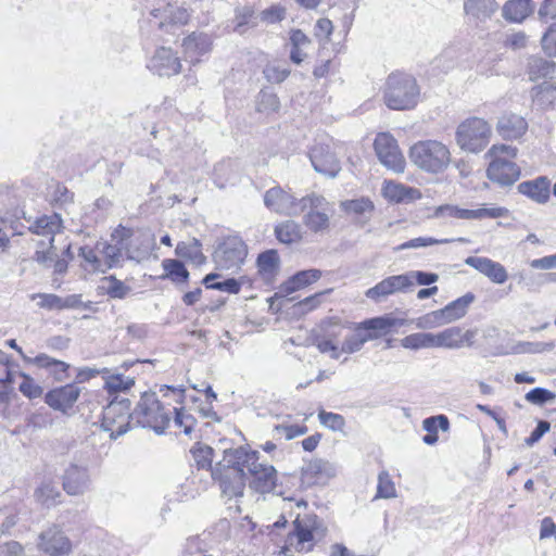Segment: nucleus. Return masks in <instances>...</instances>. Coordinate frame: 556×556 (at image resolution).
I'll return each mask as SVG.
<instances>
[{
	"mask_svg": "<svg viewBox=\"0 0 556 556\" xmlns=\"http://www.w3.org/2000/svg\"><path fill=\"white\" fill-rule=\"evenodd\" d=\"M258 459V452L240 446L233 448V453L226 458V463L243 466L244 471L252 477L250 486L262 494L270 493L277 486L278 472L273 465L260 463Z\"/></svg>",
	"mask_w": 556,
	"mask_h": 556,
	"instance_id": "f257e3e1",
	"label": "nucleus"
},
{
	"mask_svg": "<svg viewBox=\"0 0 556 556\" xmlns=\"http://www.w3.org/2000/svg\"><path fill=\"white\" fill-rule=\"evenodd\" d=\"M408 157L413 165L428 174L443 173L452 161L450 148L434 139L415 142L408 150Z\"/></svg>",
	"mask_w": 556,
	"mask_h": 556,
	"instance_id": "f03ea898",
	"label": "nucleus"
},
{
	"mask_svg": "<svg viewBox=\"0 0 556 556\" xmlns=\"http://www.w3.org/2000/svg\"><path fill=\"white\" fill-rule=\"evenodd\" d=\"M420 87L415 77L405 73H392L388 76L384 90V104L396 111L412 110L417 106Z\"/></svg>",
	"mask_w": 556,
	"mask_h": 556,
	"instance_id": "7ed1b4c3",
	"label": "nucleus"
},
{
	"mask_svg": "<svg viewBox=\"0 0 556 556\" xmlns=\"http://www.w3.org/2000/svg\"><path fill=\"white\" fill-rule=\"evenodd\" d=\"M491 159L488 177L502 186L513 185L520 175V168L515 161L518 148L510 144H494L485 154Z\"/></svg>",
	"mask_w": 556,
	"mask_h": 556,
	"instance_id": "20e7f679",
	"label": "nucleus"
},
{
	"mask_svg": "<svg viewBox=\"0 0 556 556\" xmlns=\"http://www.w3.org/2000/svg\"><path fill=\"white\" fill-rule=\"evenodd\" d=\"M327 534V528L315 515L298 516L293 521V531L288 534L287 543L298 552H311L315 544Z\"/></svg>",
	"mask_w": 556,
	"mask_h": 556,
	"instance_id": "39448f33",
	"label": "nucleus"
},
{
	"mask_svg": "<svg viewBox=\"0 0 556 556\" xmlns=\"http://www.w3.org/2000/svg\"><path fill=\"white\" fill-rule=\"evenodd\" d=\"M492 128L481 117H469L463 121L456 128L455 141L465 152L479 153L490 142Z\"/></svg>",
	"mask_w": 556,
	"mask_h": 556,
	"instance_id": "423d86ee",
	"label": "nucleus"
},
{
	"mask_svg": "<svg viewBox=\"0 0 556 556\" xmlns=\"http://www.w3.org/2000/svg\"><path fill=\"white\" fill-rule=\"evenodd\" d=\"M232 453L233 448L226 450L223 459L212 471V477L218 482L222 494L228 498L242 496L245 488L244 467L226 463V458Z\"/></svg>",
	"mask_w": 556,
	"mask_h": 556,
	"instance_id": "0eeeda50",
	"label": "nucleus"
},
{
	"mask_svg": "<svg viewBox=\"0 0 556 556\" xmlns=\"http://www.w3.org/2000/svg\"><path fill=\"white\" fill-rule=\"evenodd\" d=\"M300 213L304 212L303 224L314 233H323L330 228V204L319 194L311 193L301 198Z\"/></svg>",
	"mask_w": 556,
	"mask_h": 556,
	"instance_id": "6e6552de",
	"label": "nucleus"
},
{
	"mask_svg": "<svg viewBox=\"0 0 556 556\" xmlns=\"http://www.w3.org/2000/svg\"><path fill=\"white\" fill-rule=\"evenodd\" d=\"M248 247L239 237H228L216 248L213 260L219 269L236 271L244 263Z\"/></svg>",
	"mask_w": 556,
	"mask_h": 556,
	"instance_id": "1a4fd4ad",
	"label": "nucleus"
},
{
	"mask_svg": "<svg viewBox=\"0 0 556 556\" xmlns=\"http://www.w3.org/2000/svg\"><path fill=\"white\" fill-rule=\"evenodd\" d=\"M137 414L141 416V422L152 428L156 433H163L170 422L169 412H165L155 393H144L138 405Z\"/></svg>",
	"mask_w": 556,
	"mask_h": 556,
	"instance_id": "9d476101",
	"label": "nucleus"
},
{
	"mask_svg": "<svg viewBox=\"0 0 556 556\" xmlns=\"http://www.w3.org/2000/svg\"><path fill=\"white\" fill-rule=\"evenodd\" d=\"M374 147L382 165L394 173H404L406 161L392 135L388 132L378 134Z\"/></svg>",
	"mask_w": 556,
	"mask_h": 556,
	"instance_id": "9b49d317",
	"label": "nucleus"
},
{
	"mask_svg": "<svg viewBox=\"0 0 556 556\" xmlns=\"http://www.w3.org/2000/svg\"><path fill=\"white\" fill-rule=\"evenodd\" d=\"M264 204L271 212L286 216H298L302 205L301 199L295 198L279 186L265 192Z\"/></svg>",
	"mask_w": 556,
	"mask_h": 556,
	"instance_id": "f8f14e48",
	"label": "nucleus"
},
{
	"mask_svg": "<svg viewBox=\"0 0 556 556\" xmlns=\"http://www.w3.org/2000/svg\"><path fill=\"white\" fill-rule=\"evenodd\" d=\"M37 547L49 556H65L72 551V543L56 526L50 527L39 534Z\"/></svg>",
	"mask_w": 556,
	"mask_h": 556,
	"instance_id": "ddd939ff",
	"label": "nucleus"
},
{
	"mask_svg": "<svg viewBox=\"0 0 556 556\" xmlns=\"http://www.w3.org/2000/svg\"><path fill=\"white\" fill-rule=\"evenodd\" d=\"M505 210L502 207L467 210L455 205L444 204L434 208L432 217H452L456 219H482L484 217L496 218L503 216Z\"/></svg>",
	"mask_w": 556,
	"mask_h": 556,
	"instance_id": "4468645a",
	"label": "nucleus"
},
{
	"mask_svg": "<svg viewBox=\"0 0 556 556\" xmlns=\"http://www.w3.org/2000/svg\"><path fill=\"white\" fill-rule=\"evenodd\" d=\"M151 14L155 18H160L159 27L165 29L166 33L176 34V30L186 25L189 21L190 13L187 9L166 4L163 8L154 9Z\"/></svg>",
	"mask_w": 556,
	"mask_h": 556,
	"instance_id": "2eb2a0df",
	"label": "nucleus"
},
{
	"mask_svg": "<svg viewBox=\"0 0 556 556\" xmlns=\"http://www.w3.org/2000/svg\"><path fill=\"white\" fill-rule=\"evenodd\" d=\"M309 160L317 173L329 177H336L340 172V165L327 144L316 143L309 151Z\"/></svg>",
	"mask_w": 556,
	"mask_h": 556,
	"instance_id": "dca6fc26",
	"label": "nucleus"
},
{
	"mask_svg": "<svg viewBox=\"0 0 556 556\" xmlns=\"http://www.w3.org/2000/svg\"><path fill=\"white\" fill-rule=\"evenodd\" d=\"M148 67L159 76L170 77L180 72L181 63L170 48L161 47L151 58Z\"/></svg>",
	"mask_w": 556,
	"mask_h": 556,
	"instance_id": "f3484780",
	"label": "nucleus"
},
{
	"mask_svg": "<svg viewBox=\"0 0 556 556\" xmlns=\"http://www.w3.org/2000/svg\"><path fill=\"white\" fill-rule=\"evenodd\" d=\"M409 287H412V276H406L404 274L390 276L381 280L375 287L369 288L365 294L368 299L375 302H380L388 295L399 291H405Z\"/></svg>",
	"mask_w": 556,
	"mask_h": 556,
	"instance_id": "a211bd4d",
	"label": "nucleus"
},
{
	"mask_svg": "<svg viewBox=\"0 0 556 556\" xmlns=\"http://www.w3.org/2000/svg\"><path fill=\"white\" fill-rule=\"evenodd\" d=\"M80 392L81 390L77 384H66L49 391L45 401L51 408L65 413L76 403Z\"/></svg>",
	"mask_w": 556,
	"mask_h": 556,
	"instance_id": "6ab92c4d",
	"label": "nucleus"
},
{
	"mask_svg": "<svg viewBox=\"0 0 556 556\" xmlns=\"http://www.w3.org/2000/svg\"><path fill=\"white\" fill-rule=\"evenodd\" d=\"M88 469L76 464H71L63 475V489L68 495H81L89 486Z\"/></svg>",
	"mask_w": 556,
	"mask_h": 556,
	"instance_id": "aec40b11",
	"label": "nucleus"
},
{
	"mask_svg": "<svg viewBox=\"0 0 556 556\" xmlns=\"http://www.w3.org/2000/svg\"><path fill=\"white\" fill-rule=\"evenodd\" d=\"M475 331H463L459 327L446 328L439 333H434L435 348L460 349L472 345Z\"/></svg>",
	"mask_w": 556,
	"mask_h": 556,
	"instance_id": "412c9836",
	"label": "nucleus"
},
{
	"mask_svg": "<svg viewBox=\"0 0 556 556\" xmlns=\"http://www.w3.org/2000/svg\"><path fill=\"white\" fill-rule=\"evenodd\" d=\"M336 475V465L323 458H314L302 468V480L308 484L323 482Z\"/></svg>",
	"mask_w": 556,
	"mask_h": 556,
	"instance_id": "4be33fe9",
	"label": "nucleus"
},
{
	"mask_svg": "<svg viewBox=\"0 0 556 556\" xmlns=\"http://www.w3.org/2000/svg\"><path fill=\"white\" fill-rule=\"evenodd\" d=\"M154 247V235L149 230H137L136 235L124 245L127 257L140 262L147 258Z\"/></svg>",
	"mask_w": 556,
	"mask_h": 556,
	"instance_id": "5701e85b",
	"label": "nucleus"
},
{
	"mask_svg": "<svg viewBox=\"0 0 556 556\" xmlns=\"http://www.w3.org/2000/svg\"><path fill=\"white\" fill-rule=\"evenodd\" d=\"M280 264L281 261L276 250L264 251L256 258L257 274L265 283H271L280 271Z\"/></svg>",
	"mask_w": 556,
	"mask_h": 556,
	"instance_id": "b1692460",
	"label": "nucleus"
},
{
	"mask_svg": "<svg viewBox=\"0 0 556 556\" xmlns=\"http://www.w3.org/2000/svg\"><path fill=\"white\" fill-rule=\"evenodd\" d=\"M465 264L485 275L495 283H503L507 279L505 268L488 257L469 256L465 260Z\"/></svg>",
	"mask_w": 556,
	"mask_h": 556,
	"instance_id": "393cba45",
	"label": "nucleus"
},
{
	"mask_svg": "<svg viewBox=\"0 0 556 556\" xmlns=\"http://www.w3.org/2000/svg\"><path fill=\"white\" fill-rule=\"evenodd\" d=\"M381 191L387 200L395 203L412 202L421 198L419 189L407 187L392 180L384 181Z\"/></svg>",
	"mask_w": 556,
	"mask_h": 556,
	"instance_id": "a878e982",
	"label": "nucleus"
},
{
	"mask_svg": "<svg viewBox=\"0 0 556 556\" xmlns=\"http://www.w3.org/2000/svg\"><path fill=\"white\" fill-rule=\"evenodd\" d=\"M527 73L532 81H552L556 74V63L542 56H531Z\"/></svg>",
	"mask_w": 556,
	"mask_h": 556,
	"instance_id": "bb28decb",
	"label": "nucleus"
},
{
	"mask_svg": "<svg viewBox=\"0 0 556 556\" xmlns=\"http://www.w3.org/2000/svg\"><path fill=\"white\" fill-rule=\"evenodd\" d=\"M320 277L321 270L316 268L298 271L280 286V292L291 294L316 282Z\"/></svg>",
	"mask_w": 556,
	"mask_h": 556,
	"instance_id": "cd10ccee",
	"label": "nucleus"
},
{
	"mask_svg": "<svg viewBox=\"0 0 556 556\" xmlns=\"http://www.w3.org/2000/svg\"><path fill=\"white\" fill-rule=\"evenodd\" d=\"M97 249L100 255L102 273L121 265L123 257V249L121 247L99 241L97 242Z\"/></svg>",
	"mask_w": 556,
	"mask_h": 556,
	"instance_id": "c85d7f7f",
	"label": "nucleus"
},
{
	"mask_svg": "<svg viewBox=\"0 0 556 556\" xmlns=\"http://www.w3.org/2000/svg\"><path fill=\"white\" fill-rule=\"evenodd\" d=\"M277 240L285 244L298 243L303 238L302 227L293 219H287L275 227Z\"/></svg>",
	"mask_w": 556,
	"mask_h": 556,
	"instance_id": "c756f323",
	"label": "nucleus"
},
{
	"mask_svg": "<svg viewBox=\"0 0 556 556\" xmlns=\"http://www.w3.org/2000/svg\"><path fill=\"white\" fill-rule=\"evenodd\" d=\"M532 100L542 109L556 108V83L544 81L532 89Z\"/></svg>",
	"mask_w": 556,
	"mask_h": 556,
	"instance_id": "7c9ffc66",
	"label": "nucleus"
},
{
	"mask_svg": "<svg viewBox=\"0 0 556 556\" xmlns=\"http://www.w3.org/2000/svg\"><path fill=\"white\" fill-rule=\"evenodd\" d=\"M475 301L472 293H466L465 295L452 301L445 307L441 308L446 324H451L455 320L460 319L467 313L469 305Z\"/></svg>",
	"mask_w": 556,
	"mask_h": 556,
	"instance_id": "2f4dec72",
	"label": "nucleus"
},
{
	"mask_svg": "<svg viewBox=\"0 0 556 556\" xmlns=\"http://www.w3.org/2000/svg\"><path fill=\"white\" fill-rule=\"evenodd\" d=\"M212 40L208 35L192 33L184 39L182 47L185 53L190 56L202 55L211 50Z\"/></svg>",
	"mask_w": 556,
	"mask_h": 556,
	"instance_id": "473e14b6",
	"label": "nucleus"
},
{
	"mask_svg": "<svg viewBox=\"0 0 556 556\" xmlns=\"http://www.w3.org/2000/svg\"><path fill=\"white\" fill-rule=\"evenodd\" d=\"M403 324V320H399L390 316H381L364 320L357 325V329L372 331L371 333L377 334L378 338L380 334L389 332L392 327Z\"/></svg>",
	"mask_w": 556,
	"mask_h": 556,
	"instance_id": "72a5a7b5",
	"label": "nucleus"
},
{
	"mask_svg": "<svg viewBox=\"0 0 556 556\" xmlns=\"http://www.w3.org/2000/svg\"><path fill=\"white\" fill-rule=\"evenodd\" d=\"M523 193L539 203H545L549 199L551 182L546 177L523 182Z\"/></svg>",
	"mask_w": 556,
	"mask_h": 556,
	"instance_id": "f704fd0d",
	"label": "nucleus"
},
{
	"mask_svg": "<svg viewBox=\"0 0 556 556\" xmlns=\"http://www.w3.org/2000/svg\"><path fill=\"white\" fill-rule=\"evenodd\" d=\"M119 408V405L110 404L105 409L103 414V421L102 426L104 430L111 431V438H117L122 434H124L127 431V415L121 414L118 417L121 418V425L115 430L112 428L113 424L115 422V416L117 414V409Z\"/></svg>",
	"mask_w": 556,
	"mask_h": 556,
	"instance_id": "c9c22d12",
	"label": "nucleus"
},
{
	"mask_svg": "<svg viewBox=\"0 0 556 556\" xmlns=\"http://www.w3.org/2000/svg\"><path fill=\"white\" fill-rule=\"evenodd\" d=\"M401 345L408 350H420V349H434L435 340L434 333L431 332H416L404 337L401 340Z\"/></svg>",
	"mask_w": 556,
	"mask_h": 556,
	"instance_id": "e433bc0d",
	"label": "nucleus"
},
{
	"mask_svg": "<svg viewBox=\"0 0 556 556\" xmlns=\"http://www.w3.org/2000/svg\"><path fill=\"white\" fill-rule=\"evenodd\" d=\"M99 289L112 299H124L130 292V287L115 276L103 277Z\"/></svg>",
	"mask_w": 556,
	"mask_h": 556,
	"instance_id": "4c0bfd02",
	"label": "nucleus"
},
{
	"mask_svg": "<svg viewBox=\"0 0 556 556\" xmlns=\"http://www.w3.org/2000/svg\"><path fill=\"white\" fill-rule=\"evenodd\" d=\"M498 8L495 0H466L465 11L477 18L490 17Z\"/></svg>",
	"mask_w": 556,
	"mask_h": 556,
	"instance_id": "58836bf2",
	"label": "nucleus"
},
{
	"mask_svg": "<svg viewBox=\"0 0 556 556\" xmlns=\"http://www.w3.org/2000/svg\"><path fill=\"white\" fill-rule=\"evenodd\" d=\"M521 117L515 113H504L497 122V131L504 138L517 137L520 131Z\"/></svg>",
	"mask_w": 556,
	"mask_h": 556,
	"instance_id": "ea45409f",
	"label": "nucleus"
},
{
	"mask_svg": "<svg viewBox=\"0 0 556 556\" xmlns=\"http://www.w3.org/2000/svg\"><path fill=\"white\" fill-rule=\"evenodd\" d=\"M176 255L190 260L194 263L201 264L204 261V255L201 251V243L198 239H192L191 242H179L176 245Z\"/></svg>",
	"mask_w": 556,
	"mask_h": 556,
	"instance_id": "a19ab883",
	"label": "nucleus"
},
{
	"mask_svg": "<svg viewBox=\"0 0 556 556\" xmlns=\"http://www.w3.org/2000/svg\"><path fill=\"white\" fill-rule=\"evenodd\" d=\"M362 331L363 330H358L356 328V331L353 334L344 339L341 346L342 353L352 354L358 352L367 341L377 338V334L364 333Z\"/></svg>",
	"mask_w": 556,
	"mask_h": 556,
	"instance_id": "79ce46f5",
	"label": "nucleus"
},
{
	"mask_svg": "<svg viewBox=\"0 0 556 556\" xmlns=\"http://www.w3.org/2000/svg\"><path fill=\"white\" fill-rule=\"evenodd\" d=\"M61 220L58 215L42 216L38 218L31 226V229L37 235H50V243L53 242V235L60 229Z\"/></svg>",
	"mask_w": 556,
	"mask_h": 556,
	"instance_id": "37998d69",
	"label": "nucleus"
},
{
	"mask_svg": "<svg viewBox=\"0 0 556 556\" xmlns=\"http://www.w3.org/2000/svg\"><path fill=\"white\" fill-rule=\"evenodd\" d=\"M453 241H458L462 243H467L469 240L466 238H457V239H435L432 237H419L414 238L412 240H408L404 243H402L397 250H407V249H419V248H426L434 244H444L450 243Z\"/></svg>",
	"mask_w": 556,
	"mask_h": 556,
	"instance_id": "c03bdc74",
	"label": "nucleus"
},
{
	"mask_svg": "<svg viewBox=\"0 0 556 556\" xmlns=\"http://www.w3.org/2000/svg\"><path fill=\"white\" fill-rule=\"evenodd\" d=\"M340 207L346 214L364 215L374 211L375 205L369 198H359L345 200L340 203Z\"/></svg>",
	"mask_w": 556,
	"mask_h": 556,
	"instance_id": "a18cd8bd",
	"label": "nucleus"
},
{
	"mask_svg": "<svg viewBox=\"0 0 556 556\" xmlns=\"http://www.w3.org/2000/svg\"><path fill=\"white\" fill-rule=\"evenodd\" d=\"M34 364H36L39 367L50 369L59 380L63 378V375L68 369V365L66 363L52 358L46 354H40L36 356L34 358Z\"/></svg>",
	"mask_w": 556,
	"mask_h": 556,
	"instance_id": "49530a36",
	"label": "nucleus"
},
{
	"mask_svg": "<svg viewBox=\"0 0 556 556\" xmlns=\"http://www.w3.org/2000/svg\"><path fill=\"white\" fill-rule=\"evenodd\" d=\"M79 256L84 260V268L88 271H100L102 273L100 255L97 249V244L91 248L88 245L81 247L79 249Z\"/></svg>",
	"mask_w": 556,
	"mask_h": 556,
	"instance_id": "de8ad7c7",
	"label": "nucleus"
},
{
	"mask_svg": "<svg viewBox=\"0 0 556 556\" xmlns=\"http://www.w3.org/2000/svg\"><path fill=\"white\" fill-rule=\"evenodd\" d=\"M218 277L217 274H208L204 277L203 283L208 289L220 290L230 294H237L240 291V282L235 278H228L220 282L211 283L212 280Z\"/></svg>",
	"mask_w": 556,
	"mask_h": 556,
	"instance_id": "09e8293b",
	"label": "nucleus"
},
{
	"mask_svg": "<svg viewBox=\"0 0 556 556\" xmlns=\"http://www.w3.org/2000/svg\"><path fill=\"white\" fill-rule=\"evenodd\" d=\"M163 268L166 271V276L176 282H186L189 277V273L180 261L177 260H164Z\"/></svg>",
	"mask_w": 556,
	"mask_h": 556,
	"instance_id": "8fccbe9b",
	"label": "nucleus"
},
{
	"mask_svg": "<svg viewBox=\"0 0 556 556\" xmlns=\"http://www.w3.org/2000/svg\"><path fill=\"white\" fill-rule=\"evenodd\" d=\"M135 384V380L121 374L110 375L105 379V388L110 393L124 392Z\"/></svg>",
	"mask_w": 556,
	"mask_h": 556,
	"instance_id": "3c124183",
	"label": "nucleus"
},
{
	"mask_svg": "<svg viewBox=\"0 0 556 556\" xmlns=\"http://www.w3.org/2000/svg\"><path fill=\"white\" fill-rule=\"evenodd\" d=\"M280 102L277 94L273 92L262 91L258 94L256 110L260 113L269 114L279 110Z\"/></svg>",
	"mask_w": 556,
	"mask_h": 556,
	"instance_id": "603ef678",
	"label": "nucleus"
},
{
	"mask_svg": "<svg viewBox=\"0 0 556 556\" xmlns=\"http://www.w3.org/2000/svg\"><path fill=\"white\" fill-rule=\"evenodd\" d=\"M447 325L441 309L430 312L416 320V327L419 329H433Z\"/></svg>",
	"mask_w": 556,
	"mask_h": 556,
	"instance_id": "864d4df0",
	"label": "nucleus"
},
{
	"mask_svg": "<svg viewBox=\"0 0 556 556\" xmlns=\"http://www.w3.org/2000/svg\"><path fill=\"white\" fill-rule=\"evenodd\" d=\"M541 48L549 56H556V23L551 24L541 37Z\"/></svg>",
	"mask_w": 556,
	"mask_h": 556,
	"instance_id": "5fc2aeb1",
	"label": "nucleus"
},
{
	"mask_svg": "<svg viewBox=\"0 0 556 556\" xmlns=\"http://www.w3.org/2000/svg\"><path fill=\"white\" fill-rule=\"evenodd\" d=\"M318 419L323 426L329 428L332 431H342L345 426L343 416L336 413L320 410L318 413Z\"/></svg>",
	"mask_w": 556,
	"mask_h": 556,
	"instance_id": "6e6d98bb",
	"label": "nucleus"
},
{
	"mask_svg": "<svg viewBox=\"0 0 556 556\" xmlns=\"http://www.w3.org/2000/svg\"><path fill=\"white\" fill-rule=\"evenodd\" d=\"M395 496V486L389 473L386 471L380 472L378 477L377 497L392 498Z\"/></svg>",
	"mask_w": 556,
	"mask_h": 556,
	"instance_id": "4d7b16f0",
	"label": "nucleus"
},
{
	"mask_svg": "<svg viewBox=\"0 0 556 556\" xmlns=\"http://www.w3.org/2000/svg\"><path fill=\"white\" fill-rule=\"evenodd\" d=\"M525 399L534 405H544L547 402H552L556 399V394L544 388H534L529 391Z\"/></svg>",
	"mask_w": 556,
	"mask_h": 556,
	"instance_id": "13d9d810",
	"label": "nucleus"
},
{
	"mask_svg": "<svg viewBox=\"0 0 556 556\" xmlns=\"http://www.w3.org/2000/svg\"><path fill=\"white\" fill-rule=\"evenodd\" d=\"M263 73L269 83L279 84L289 76L290 70L278 64H267Z\"/></svg>",
	"mask_w": 556,
	"mask_h": 556,
	"instance_id": "bf43d9fd",
	"label": "nucleus"
},
{
	"mask_svg": "<svg viewBox=\"0 0 556 556\" xmlns=\"http://www.w3.org/2000/svg\"><path fill=\"white\" fill-rule=\"evenodd\" d=\"M502 16L510 23L521 22V0H509L502 9Z\"/></svg>",
	"mask_w": 556,
	"mask_h": 556,
	"instance_id": "052dcab7",
	"label": "nucleus"
},
{
	"mask_svg": "<svg viewBox=\"0 0 556 556\" xmlns=\"http://www.w3.org/2000/svg\"><path fill=\"white\" fill-rule=\"evenodd\" d=\"M286 17V9L280 4H274L260 13V20L267 24L281 22Z\"/></svg>",
	"mask_w": 556,
	"mask_h": 556,
	"instance_id": "680f3d73",
	"label": "nucleus"
},
{
	"mask_svg": "<svg viewBox=\"0 0 556 556\" xmlns=\"http://www.w3.org/2000/svg\"><path fill=\"white\" fill-rule=\"evenodd\" d=\"M21 376L23 377V381L20 384L21 393L28 399L39 397L43 392L42 388L37 384L29 376L25 374H21Z\"/></svg>",
	"mask_w": 556,
	"mask_h": 556,
	"instance_id": "e2e57ef3",
	"label": "nucleus"
},
{
	"mask_svg": "<svg viewBox=\"0 0 556 556\" xmlns=\"http://www.w3.org/2000/svg\"><path fill=\"white\" fill-rule=\"evenodd\" d=\"M422 427L426 431L431 433H437V430L440 428L442 431H447L450 428V422L446 416L438 415L434 417L426 418L422 421Z\"/></svg>",
	"mask_w": 556,
	"mask_h": 556,
	"instance_id": "0e129e2a",
	"label": "nucleus"
},
{
	"mask_svg": "<svg viewBox=\"0 0 556 556\" xmlns=\"http://www.w3.org/2000/svg\"><path fill=\"white\" fill-rule=\"evenodd\" d=\"M315 345L321 353H330V357L338 359L341 355V349L327 337H317L315 339Z\"/></svg>",
	"mask_w": 556,
	"mask_h": 556,
	"instance_id": "69168bd1",
	"label": "nucleus"
},
{
	"mask_svg": "<svg viewBox=\"0 0 556 556\" xmlns=\"http://www.w3.org/2000/svg\"><path fill=\"white\" fill-rule=\"evenodd\" d=\"M174 410L176 414L174 419L175 425L182 428L186 434H190L195 425V419L190 414H187L182 408H174Z\"/></svg>",
	"mask_w": 556,
	"mask_h": 556,
	"instance_id": "338daca9",
	"label": "nucleus"
},
{
	"mask_svg": "<svg viewBox=\"0 0 556 556\" xmlns=\"http://www.w3.org/2000/svg\"><path fill=\"white\" fill-rule=\"evenodd\" d=\"M538 15L540 21L547 23L549 21H556V0H543Z\"/></svg>",
	"mask_w": 556,
	"mask_h": 556,
	"instance_id": "774afa93",
	"label": "nucleus"
}]
</instances>
